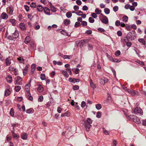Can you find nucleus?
Listing matches in <instances>:
<instances>
[{
  "label": "nucleus",
  "mask_w": 146,
  "mask_h": 146,
  "mask_svg": "<svg viewBox=\"0 0 146 146\" xmlns=\"http://www.w3.org/2000/svg\"><path fill=\"white\" fill-rule=\"evenodd\" d=\"M10 22L12 23L13 25H15L16 20L14 19H10Z\"/></svg>",
  "instance_id": "49530a36"
},
{
  "label": "nucleus",
  "mask_w": 146,
  "mask_h": 146,
  "mask_svg": "<svg viewBox=\"0 0 146 146\" xmlns=\"http://www.w3.org/2000/svg\"><path fill=\"white\" fill-rule=\"evenodd\" d=\"M29 66L28 65H26L24 69H23V73L24 76H25L27 73L28 70Z\"/></svg>",
  "instance_id": "9d476101"
},
{
  "label": "nucleus",
  "mask_w": 146,
  "mask_h": 146,
  "mask_svg": "<svg viewBox=\"0 0 146 146\" xmlns=\"http://www.w3.org/2000/svg\"><path fill=\"white\" fill-rule=\"evenodd\" d=\"M96 108L98 110H100L102 108V105L100 104H97L96 105Z\"/></svg>",
  "instance_id": "79ce46f5"
},
{
  "label": "nucleus",
  "mask_w": 146,
  "mask_h": 146,
  "mask_svg": "<svg viewBox=\"0 0 146 146\" xmlns=\"http://www.w3.org/2000/svg\"><path fill=\"white\" fill-rule=\"evenodd\" d=\"M19 27L21 30L24 31L26 29V27L25 24L23 23H20L19 25Z\"/></svg>",
  "instance_id": "1a4fd4ad"
},
{
  "label": "nucleus",
  "mask_w": 146,
  "mask_h": 146,
  "mask_svg": "<svg viewBox=\"0 0 146 146\" xmlns=\"http://www.w3.org/2000/svg\"><path fill=\"white\" fill-rule=\"evenodd\" d=\"M66 70L67 72H68L70 75H71L72 72L71 70L70 69L67 68L66 69Z\"/></svg>",
  "instance_id": "774afa93"
},
{
  "label": "nucleus",
  "mask_w": 146,
  "mask_h": 146,
  "mask_svg": "<svg viewBox=\"0 0 146 146\" xmlns=\"http://www.w3.org/2000/svg\"><path fill=\"white\" fill-rule=\"evenodd\" d=\"M80 22H77L75 23L74 25V27H77L80 26Z\"/></svg>",
  "instance_id": "8fccbe9b"
},
{
  "label": "nucleus",
  "mask_w": 146,
  "mask_h": 146,
  "mask_svg": "<svg viewBox=\"0 0 146 146\" xmlns=\"http://www.w3.org/2000/svg\"><path fill=\"white\" fill-rule=\"evenodd\" d=\"M101 113L100 112L98 111L97 113L96 116L98 118H100L101 116Z\"/></svg>",
  "instance_id": "bf43d9fd"
},
{
  "label": "nucleus",
  "mask_w": 146,
  "mask_h": 146,
  "mask_svg": "<svg viewBox=\"0 0 146 146\" xmlns=\"http://www.w3.org/2000/svg\"><path fill=\"white\" fill-rule=\"evenodd\" d=\"M1 18L3 19H7L8 17V15L5 13H3L1 14Z\"/></svg>",
  "instance_id": "f8f14e48"
},
{
  "label": "nucleus",
  "mask_w": 146,
  "mask_h": 146,
  "mask_svg": "<svg viewBox=\"0 0 146 146\" xmlns=\"http://www.w3.org/2000/svg\"><path fill=\"white\" fill-rule=\"evenodd\" d=\"M121 54V52L119 50H117L116 51L115 53L114 54L117 56H118L120 55Z\"/></svg>",
  "instance_id": "ea45409f"
},
{
  "label": "nucleus",
  "mask_w": 146,
  "mask_h": 146,
  "mask_svg": "<svg viewBox=\"0 0 146 146\" xmlns=\"http://www.w3.org/2000/svg\"><path fill=\"white\" fill-rule=\"evenodd\" d=\"M104 11L106 14H108L110 13V10L108 8H105L104 9Z\"/></svg>",
  "instance_id": "58836bf2"
},
{
  "label": "nucleus",
  "mask_w": 146,
  "mask_h": 146,
  "mask_svg": "<svg viewBox=\"0 0 146 146\" xmlns=\"http://www.w3.org/2000/svg\"><path fill=\"white\" fill-rule=\"evenodd\" d=\"M71 56L64 55L63 56H62V57L64 59H70V57Z\"/></svg>",
  "instance_id": "a18cd8bd"
},
{
  "label": "nucleus",
  "mask_w": 146,
  "mask_h": 146,
  "mask_svg": "<svg viewBox=\"0 0 146 146\" xmlns=\"http://www.w3.org/2000/svg\"><path fill=\"white\" fill-rule=\"evenodd\" d=\"M89 21L91 23H93L94 22L95 20L92 17H89L88 19Z\"/></svg>",
  "instance_id": "4c0bfd02"
},
{
  "label": "nucleus",
  "mask_w": 146,
  "mask_h": 146,
  "mask_svg": "<svg viewBox=\"0 0 146 146\" xmlns=\"http://www.w3.org/2000/svg\"><path fill=\"white\" fill-rule=\"evenodd\" d=\"M37 11L39 12H41L44 10V8L40 5H38L36 7Z\"/></svg>",
  "instance_id": "9b49d317"
},
{
  "label": "nucleus",
  "mask_w": 146,
  "mask_h": 146,
  "mask_svg": "<svg viewBox=\"0 0 146 146\" xmlns=\"http://www.w3.org/2000/svg\"><path fill=\"white\" fill-rule=\"evenodd\" d=\"M66 16L68 18H69L71 17L72 14L70 12H68L66 13Z\"/></svg>",
  "instance_id": "c9c22d12"
},
{
  "label": "nucleus",
  "mask_w": 146,
  "mask_h": 146,
  "mask_svg": "<svg viewBox=\"0 0 146 146\" xmlns=\"http://www.w3.org/2000/svg\"><path fill=\"white\" fill-rule=\"evenodd\" d=\"M37 90L39 92H41L43 91L44 88L41 86L39 85Z\"/></svg>",
  "instance_id": "bb28decb"
},
{
  "label": "nucleus",
  "mask_w": 146,
  "mask_h": 146,
  "mask_svg": "<svg viewBox=\"0 0 146 146\" xmlns=\"http://www.w3.org/2000/svg\"><path fill=\"white\" fill-rule=\"evenodd\" d=\"M30 7L32 8H35L36 6V3L34 2H32L30 5Z\"/></svg>",
  "instance_id": "37998d69"
},
{
  "label": "nucleus",
  "mask_w": 146,
  "mask_h": 146,
  "mask_svg": "<svg viewBox=\"0 0 146 146\" xmlns=\"http://www.w3.org/2000/svg\"><path fill=\"white\" fill-rule=\"evenodd\" d=\"M132 35V33L131 32H129L127 35L126 38L131 40L134 39L135 37V36H133Z\"/></svg>",
  "instance_id": "20e7f679"
},
{
  "label": "nucleus",
  "mask_w": 146,
  "mask_h": 146,
  "mask_svg": "<svg viewBox=\"0 0 146 146\" xmlns=\"http://www.w3.org/2000/svg\"><path fill=\"white\" fill-rule=\"evenodd\" d=\"M9 114L12 117H13L14 115V111L13 109V108H11V109L9 112Z\"/></svg>",
  "instance_id": "c756f323"
},
{
  "label": "nucleus",
  "mask_w": 146,
  "mask_h": 146,
  "mask_svg": "<svg viewBox=\"0 0 146 146\" xmlns=\"http://www.w3.org/2000/svg\"><path fill=\"white\" fill-rule=\"evenodd\" d=\"M29 46L30 47L33 49H35L36 48V45L35 43L34 42H31Z\"/></svg>",
  "instance_id": "4468645a"
},
{
  "label": "nucleus",
  "mask_w": 146,
  "mask_h": 146,
  "mask_svg": "<svg viewBox=\"0 0 146 146\" xmlns=\"http://www.w3.org/2000/svg\"><path fill=\"white\" fill-rule=\"evenodd\" d=\"M103 129L104 133L106 135H108L110 133L108 131L106 130L105 128H103Z\"/></svg>",
  "instance_id": "c03bdc74"
},
{
  "label": "nucleus",
  "mask_w": 146,
  "mask_h": 146,
  "mask_svg": "<svg viewBox=\"0 0 146 146\" xmlns=\"http://www.w3.org/2000/svg\"><path fill=\"white\" fill-rule=\"evenodd\" d=\"M82 9L83 11H86L88 10V8L87 6L85 5L83 7Z\"/></svg>",
  "instance_id": "69168bd1"
},
{
  "label": "nucleus",
  "mask_w": 146,
  "mask_h": 146,
  "mask_svg": "<svg viewBox=\"0 0 146 146\" xmlns=\"http://www.w3.org/2000/svg\"><path fill=\"white\" fill-rule=\"evenodd\" d=\"M11 63V60L8 58H6L5 60V64L7 66L9 65Z\"/></svg>",
  "instance_id": "4be33fe9"
},
{
  "label": "nucleus",
  "mask_w": 146,
  "mask_h": 146,
  "mask_svg": "<svg viewBox=\"0 0 146 146\" xmlns=\"http://www.w3.org/2000/svg\"><path fill=\"white\" fill-rule=\"evenodd\" d=\"M24 8L27 12L29 11V6L25 5L24 6Z\"/></svg>",
  "instance_id": "052dcab7"
},
{
  "label": "nucleus",
  "mask_w": 146,
  "mask_h": 146,
  "mask_svg": "<svg viewBox=\"0 0 146 146\" xmlns=\"http://www.w3.org/2000/svg\"><path fill=\"white\" fill-rule=\"evenodd\" d=\"M36 66L35 64H33L31 66V73L33 74L34 73V71L36 68Z\"/></svg>",
  "instance_id": "ddd939ff"
},
{
  "label": "nucleus",
  "mask_w": 146,
  "mask_h": 146,
  "mask_svg": "<svg viewBox=\"0 0 146 146\" xmlns=\"http://www.w3.org/2000/svg\"><path fill=\"white\" fill-rule=\"evenodd\" d=\"M70 115L69 112L67 111L64 113H63L61 114V116L62 117L64 116H69Z\"/></svg>",
  "instance_id": "b1692460"
},
{
  "label": "nucleus",
  "mask_w": 146,
  "mask_h": 146,
  "mask_svg": "<svg viewBox=\"0 0 146 146\" xmlns=\"http://www.w3.org/2000/svg\"><path fill=\"white\" fill-rule=\"evenodd\" d=\"M21 87L20 86H16L15 87V90L16 92H19L20 90Z\"/></svg>",
  "instance_id": "e433bc0d"
},
{
  "label": "nucleus",
  "mask_w": 146,
  "mask_h": 146,
  "mask_svg": "<svg viewBox=\"0 0 146 146\" xmlns=\"http://www.w3.org/2000/svg\"><path fill=\"white\" fill-rule=\"evenodd\" d=\"M98 30L101 33L105 32V30L99 27L98 29Z\"/></svg>",
  "instance_id": "09e8293b"
},
{
  "label": "nucleus",
  "mask_w": 146,
  "mask_h": 146,
  "mask_svg": "<svg viewBox=\"0 0 146 146\" xmlns=\"http://www.w3.org/2000/svg\"><path fill=\"white\" fill-rule=\"evenodd\" d=\"M95 12L96 14L99 15L102 12V11L100 9H99L98 8H97L95 10Z\"/></svg>",
  "instance_id": "cd10ccee"
},
{
  "label": "nucleus",
  "mask_w": 146,
  "mask_h": 146,
  "mask_svg": "<svg viewBox=\"0 0 146 146\" xmlns=\"http://www.w3.org/2000/svg\"><path fill=\"white\" fill-rule=\"evenodd\" d=\"M16 83L19 85L22 84V78L19 76H17L16 77Z\"/></svg>",
  "instance_id": "39448f33"
},
{
  "label": "nucleus",
  "mask_w": 146,
  "mask_h": 146,
  "mask_svg": "<svg viewBox=\"0 0 146 146\" xmlns=\"http://www.w3.org/2000/svg\"><path fill=\"white\" fill-rule=\"evenodd\" d=\"M118 9V7L117 6H115L113 8V10L115 12H116Z\"/></svg>",
  "instance_id": "5fc2aeb1"
},
{
  "label": "nucleus",
  "mask_w": 146,
  "mask_h": 146,
  "mask_svg": "<svg viewBox=\"0 0 146 146\" xmlns=\"http://www.w3.org/2000/svg\"><path fill=\"white\" fill-rule=\"evenodd\" d=\"M79 87L78 85H75L73 87V89L74 90H78L79 89Z\"/></svg>",
  "instance_id": "13d9d810"
},
{
  "label": "nucleus",
  "mask_w": 146,
  "mask_h": 146,
  "mask_svg": "<svg viewBox=\"0 0 146 146\" xmlns=\"http://www.w3.org/2000/svg\"><path fill=\"white\" fill-rule=\"evenodd\" d=\"M142 124L144 126H146V119L142 120Z\"/></svg>",
  "instance_id": "0e129e2a"
},
{
  "label": "nucleus",
  "mask_w": 146,
  "mask_h": 146,
  "mask_svg": "<svg viewBox=\"0 0 146 146\" xmlns=\"http://www.w3.org/2000/svg\"><path fill=\"white\" fill-rule=\"evenodd\" d=\"M17 60L21 63L23 64L25 62V59L21 57H19V58H18Z\"/></svg>",
  "instance_id": "393cba45"
},
{
  "label": "nucleus",
  "mask_w": 146,
  "mask_h": 146,
  "mask_svg": "<svg viewBox=\"0 0 146 146\" xmlns=\"http://www.w3.org/2000/svg\"><path fill=\"white\" fill-rule=\"evenodd\" d=\"M43 99V97L42 96H39L38 98V101L40 102H42V101Z\"/></svg>",
  "instance_id": "603ef678"
},
{
  "label": "nucleus",
  "mask_w": 146,
  "mask_h": 146,
  "mask_svg": "<svg viewBox=\"0 0 146 146\" xmlns=\"http://www.w3.org/2000/svg\"><path fill=\"white\" fill-rule=\"evenodd\" d=\"M10 94V91L9 89H7L5 91V95L6 96H9Z\"/></svg>",
  "instance_id": "7c9ffc66"
},
{
  "label": "nucleus",
  "mask_w": 146,
  "mask_h": 146,
  "mask_svg": "<svg viewBox=\"0 0 146 146\" xmlns=\"http://www.w3.org/2000/svg\"><path fill=\"white\" fill-rule=\"evenodd\" d=\"M101 21L103 23L105 24H107L108 23V18L104 16L101 20Z\"/></svg>",
  "instance_id": "0eeeda50"
},
{
  "label": "nucleus",
  "mask_w": 146,
  "mask_h": 146,
  "mask_svg": "<svg viewBox=\"0 0 146 146\" xmlns=\"http://www.w3.org/2000/svg\"><path fill=\"white\" fill-rule=\"evenodd\" d=\"M91 16L93 18H96L97 17V15L94 13H91Z\"/></svg>",
  "instance_id": "de8ad7c7"
},
{
  "label": "nucleus",
  "mask_w": 146,
  "mask_h": 146,
  "mask_svg": "<svg viewBox=\"0 0 146 146\" xmlns=\"http://www.w3.org/2000/svg\"><path fill=\"white\" fill-rule=\"evenodd\" d=\"M136 62L137 63H138L140 65H144V62L142 61H140L139 60H137L136 61Z\"/></svg>",
  "instance_id": "e2e57ef3"
},
{
  "label": "nucleus",
  "mask_w": 146,
  "mask_h": 146,
  "mask_svg": "<svg viewBox=\"0 0 146 146\" xmlns=\"http://www.w3.org/2000/svg\"><path fill=\"white\" fill-rule=\"evenodd\" d=\"M9 14L10 15H13V7H12L11 6H9Z\"/></svg>",
  "instance_id": "f704fd0d"
},
{
  "label": "nucleus",
  "mask_w": 146,
  "mask_h": 146,
  "mask_svg": "<svg viewBox=\"0 0 146 146\" xmlns=\"http://www.w3.org/2000/svg\"><path fill=\"white\" fill-rule=\"evenodd\" d=\"M86 102L84 101H83L81 104V106L82 108H83L85 107L86 105Z\"/></svg>",
  "instance_id": "680f3d73"
},
{
  "label": "nucleus",
  "mask_w": 146,
  "mask_h": 146,
  "mask_svg": "<svg viewBox=\"0 0 146 146\" xmlns=\"http://www.w3.org/2000/svg\"><path fill=\"white\" fill-rule=\"evenodd\" d=\"M91 126L92 125L90 124H88L87 123H85V127L86 128V130L87 131L89 130L90 129Z\"/></svg>",
  "instance_id": "6ab92c4d"
},
{
  "label": "nucleus",
  "mask_w": 146,
  "mask_h": 146,
  "mask_svg": "<svg viewBox=\"0 0 146 146\" xmlns=\"http://www.w3.org/2000/svg\"><path fill=\"white\" fill-rule=\"evenodd\" d=\"M126 29L128 31H130L131 29V27L130 25H127L125 26Z\"/></svg>",
  "instance_id": "3c124183"
},
{
  "label": "nucleus",
  "mask_w": 146,
  "mask_h": 146,
  "mask_svg": "<svg viewBox=\"0 0 146 146\" xmlns=\"http://www.w3.org/2000/svg\"><path fill=\"white\" fill-rule=\"evenodd\" d=\"M31 40V39L29 36H27L25 39V40L24 41V42L25 44H27L29 43Z\"/></svg>",
  "instance_id": "412c9836"
},
{
  "label": "nucleus",
  "mask_w": 146,
  "mask_h": 146,
  "mask_svg": "<svg viewBox=\"0 0 146 146\" xmlns=\"http://www.w3.org/2000/svg\"><path fill=\"white\" fill-rule=\"evenodd\" d=\"M40 78L42 80H44L46 78L45 74H41L40 75Z\"/></svg>",
  "instance_id": "a19ab883"
},
{
  "label": "nucleus",
  "mask_w": 146,
  "mask_h": 146,
  "mask_svg": "<svg viewBox=\"0 0 146 146\" xmlns=\"http://www.w3.org/2000/svg\"><path fill=\"white\" fill-rule=\"evenodd\" d=\"M128 20V17L127 16H123L122 17V21L123 22L126 23L127 22Z\"/></svg>",
  "instance_id": "473e14b6"
},
{
  "label": "nucleus",
  "mask_w": 146,
  "mask_h": 146,
  "mask_svg": "<svg viewBox=\"0 0 146 146\" xmlns=\"http://www.w3.org/2000/svg\"><path fill=\"white\" fill-rule=\"evenodd\" d=\"M30 82L29 83L25 86V88L26 89V91L27 93H29L30 92L29 89L30 86Z\"/></svg>",
  "instance_id": "6e6552de"
},
{
  "label": "nucleus",
  "mask_w": 146,
  "mask_h": 146,
  "mask_svg": "<svg viewBox=\"0 0 146 146\" xmlns=\"http://www.w3.org/2000/svg\"><path fill=\"white\" fill-rule=\"evenodd\" d=\"M138 41L139 42L142 43L143 45H145V42L143 38L139 39Z\"/></svg>",
  "instance_id": "2f4dec72"
},
{
  "label": "nucleus",
  "mask_w": 146,
  "mask_h": 146,
  "mask_svg": "<svg viewBox=\"0 0 146 146\" xmlns=\"http://www.w3.org/2000/svg\"><path fill=\"white\" fill-rule=\"evenodd\" d=\"M6 80L9 83H11L12 80V77L10 75H9L6 78Z\"/></svg>",
  "instance_id": "2eb2a0df"
},
{
  "label": "nucleus",
  "mask_w": 146,
  "mask_h": 146,
  "mask_svg": "<svg viewBox=\"0 0 146 146\" xmlns=\"http://www.w3.org/2000/svg\"><path fill=\"white\" fill-rule=\"evenodd\" d=\"M87 24V22L85 21H83L82 22L81 25L83 26H86Z\"/></svg>",
  "instance_id": "864d4df0"
},
{
  "label": "nucleus",
  "mask_w": 146,
  "mask_h": 146,
  "mask_svg": "<svg viewBox=\"0 0 146 146\" xmlns=\"http://www.w3.org/2000/svg\"><path fill=\"white\" fill-rule=\"evenodd\" d=\"M64 22L65 25L67 26L70 24V21L69 19H67L64 20Z\"/></svg>",
  "instance_id": "aec40b11"
},
{
  "label": "nucleus",
  "mask_w": 146,
  "mask_h": 146,
  "mask_svg": "<svg viewBox=\"0 0 146 146\" xmlns=\"http://www.w3.org/2000/svg\"><path fill=\"white\" fill-rule=\"evenodd\" d=\"M27 135L25 133L22 134L21 135V138L23 139H26L27 138Z\"/></svg>",
  "instance_id": "c85d7f7f"
},
{
  "label": "nucleus",
  "mask_w": 146,
  "mask_h": 146,
  "mask_svg": "<svg viewBox=\"0 0 146 146\" xmlns=\"http://www.w3.org/2000/svg\"><path fill=\"white\" fill-rule=\"evenodd\" d=\"M79 81L80 80L78 79H73L72 82L73 83H75L76 82H79Z\"/></svg>",
  "instance_id": "4d7b16f0"
},
{
  "label": "nucleus",
  "mask_w": 146,
  "mask_h": 146,
  "mask_svg": "<svg viewBox=\"0 0 146 146\" xmlns=\"http://www.w3.org/2000/svg\"><path fill=\"white\" fill-rule=\"evenodd\" d=\"M26 96L27 98L29 100L32 101L33 100V97L31 96V94L30 92L27 93V94L26 95Z\"/></svg>",
  "instance_id": "dca6fc26"
},
{
  "label": "nucleus",
  "mask_w": 146,
  "mask_h": 146,
  "mask_svg": "<svg viewBox=\"0 0 146 146\" xmlns=\"http://www.w3.org/2000/svg\"><path fill=\"white\" fill-rule=\"evenodd\" d=\"M134 113L136 114L141 115L143 112L141 108L139 107H136L134 110Z\"/></svg>",
  "instance_id": "7ed1b4c3"
},
{
  "label": "nucleus",
  "mask_w": 146,
  "mask_h": 146,
  "mask_svg": "<svg viewBox=\"0 0 146 146\" xmlns=\"http://www.w3.org/2000/svg\"><path fill=\"white\" fill-rule=\"evenodd\" d=\"M92 121L91 119L90 118H88L87 119L86 121L85 122V123H88V124L91 125L92 123Z\"/></svg>",
  "instance_id": "5701e85b"
},
{
  "label": "nucleus",
  "mask_w": 146,
  "mask_h": 146,
  "mask_svg": "<svg viewBox=\"0 0 146 146\" xmlns=\"http://www.w3.org/2000/svg\"><path fill=\"white\" fill-rule=\"evenodd\" d=\"M14 38H17L19 36V33L17 31H15L12 34Z\"/></svg>",
  "instance_id": "f3484780"
},
{
  "label": "nucleus",
  "mask_w": 146,
  "mask_h": 146,
  "mask_svg": "<svg viewBox=\"0 0 146 146\" xmlns=\"http://www.w3.org/2000/svg\"><path fill=\"white\" fill-rule=\"evenodd\" d=\"M62 73L66 77L68 78V77L69 75L66 71L63 70L62 72Z\"/></svg>",
  "instance_id": "72a5a7b5"
},
{
  "label": "nucleus",
  "mask_w": 146,
  "mask_h": 146,
  "mask_svg": "<svg viewBox=\"0 0 146 146\" xmlns=\"http://www.w3.org/2000/svg\"><path fill=\"white\" fill-rule=\"evenodd\" d=\"M126 117L129 120L133 121L136 123L139 124L141 123V121L139 118L135 115H126Z\"/></svg>",
  "instance_id": "f257e3e1"
},
{
  "label": "nucleus",
  "mask_w": 146,
  "mask_h": 146,
  "mask_svg": "<svg viewBox=\"0 0 146 146\" xmlns=\"http://www.w3.org/2000/svg\"><path fill=\"white\" fill-rule=\"evenodd\" d=\"M33 109L32 108H30L26 110V112L27 113H29L32 112Z\"/></svg>",
  "instance_id": "338daca9"
},
{
  "label": "nucleus",
  "mask_w": 146,
  "mask_h": 146,
  "mask_svg": "<svg viewBox=\"0 0 146 146\" xmlns=\"http://www.w3.org/2000/svg\"><path fill=\"white\" fill-rule=\"evenodd\" d=\"M127 92L131 95L132 96H134L136 95H139V93L137 91L135 90L128 89Z\"/></svg>",
  "instance_id": "f03ea898"
},
{
  "label": "nucleus",
  "mask_w": 146,
  "mask_h": 146,
  "mask_svg": "<svg viewBox=\"0 0 146 146\" xmlns=\"http://www.w3.org/2000/svg\"><path fill=\"white\" fill-rule=\"evenodd\" d=\"M44 11L46 14L49 15H50V10L47 7L44 8Z\"/></svg>",
  "instance_id": "423d86ee"
},
{
  "label": "nucleus",
  "mask_w": 146,
  "mask_h": 146,
  "mask_svg": "<svg viewBox=\"0 0 146 146\" xmlns=\"http://www.w3.org/2000/svg\"><path fill=\"white\" fill-rule=\"evenodd\" d=\"M50 9L51 10L54 12H56V9L53 6H51L50 7Z\"/></svg>",
  "instance_id": "6e6d98bb"
},
{
  "label": "nucleus",
  "mask_w": 146,
  "mask_h": 146,
  "mask_svg": "<svg viewBox=\"0 0 146 146\" xmlns=\"http://www.w3.org/2000/svg\"><path fill=\"white\" fill-rule=\"evenodd\" d=\"M90 86L93 89L96 88V85L94 84L92 80L90 79Z\"/></svg>",
  "instance_id": "a211bd4d"
},
{
  "label": "nucleus",
  "mask_w": 146,
  "mask_h": 146,
  "mask_svg": "<svg viewBox=\"0 0 146 146\" xmlns=\"http://www.w3.org/2000/svg\"><path fill=\"white\" fill-rule=\"evenodd\" d=\"M110 60L112 62H119L120 61L119 60L117 59L116 58H113L112 57L111 58Z\"/></svg>",
  "instance_id": "a878e982"
}]
</instances>
